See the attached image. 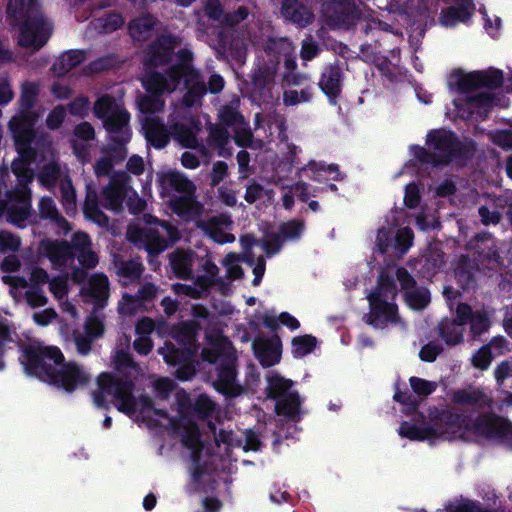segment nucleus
<instances>
[{
	"instance_id": "obj_53",
	"label": "nucleus",
	"mask_w": 512,
	"mask_h": 512,
	"mask_svg": "<svg viewBox=\"0 0 512 512\" xmlns=\"http://www.w3.org/2000/svg\"><path fill=\"white\" fill-rule=\"evenodd\" d=\"M422 3L429 13L437 14L439 11L440 24L448 27V0H422Z\"/></svg>"
},
{
	"instance_id": "obj_31",
	"label": "nucleus",
	"mask_w": 512,
	"mask_h": 512,
	"mask_svg": "<svg viewBox=\"0 0 512 512\" xmlns=\"http://www.w3.org/2000/svg\"><path fill=\"white\" fill-rule=\"evenodd\" d=\"M505 342L504 338L499 337L493 339L488 345L480 348L472 358L473 365L482 370L487 369L493 358L492 350H495L496 354H502Z\"/></svg>"
},
{
	"instance_id": "obj_23",
	"label": "nucleus",
	"mask_w": 512,
	"mask_h": 512,
	"mask_svg": "<svg viewBox=\"0 0 512 512\" xmlns=\"http://www.w3.org/2000/svg\"><path fill=\"white\" fill-rule=\"evenodd\" d=\"M196 253L191 250L177 249L169 255L172 272L178 279H193V266Z\"/></svg>"
},
{
	"instance_id": "obj_8",
	"label": "nucleus",
	"mask_w": 512,
	"mask_h": 512,
	"mask_svg": "<svg viewBox=\"0 0 512 512\" xmlns=\"http://www.w3.org/2000/svg\"><path fill=\"white\" fill-rule=\"evenodd\" d=\"M20 363L27 375L46 382L55 369L64 361V355L57 346L29 343L21 349Z\"/></svg>"
},
{
	"instance_id": "obj_62",
	"label": "nucleus",
	"mask_w": 512,
	"mask_h": 512,
	"mask_svg": "<svg viewBox=\"0 0 512 512\" xmlns=\"http://www.w3.org/2000/svg\"><path fill=\"white\" fill-rule=\"evenodd\" d=\"M25 300L32 308L43 307L48 302L41 287H30V289L25 292Z\"/></svg>"
},
{
	"instance_id": "obj_49",
	"label": "nucleus",
	"mask_w": 512,
	"mask_h": 512,
	"mask_svg": "<svg viewBox=\"0 0 512 512\" xmlns=\"http://www.w3.org/2000/svg\"><path fill=\"white\" fill-rule=\"evenodd\" d=\"M409 384L416 398L427 397L435 392L437 389V383L434 381H428L423 378L412 376L409 378Z\"/></svg>"
},
{
	"instance_id": "obj_45",
	"label": "nucleus",
	"mask_w": 512,
	"mask_h": 512,
	"mask_svg": "<svg viewBox=\"0 0 512 512\" xmlns=\"http://www.w3.org/2000/svg\"><path fill=\"white\" fill-rule=\"evenodd\" d=\"M172 135L177 139L182 146L186 148H195L197 145V138L193 130L183 123H174L171 126Z\"/></svg>"
},
{
	"instance_id": "obj_9",
	"label": "nucleus",
	"mask_w": 512,
	"mask_h": 512,
	"mask_svg": "<svg viewBox=\"0 0 512 512\" xmlns=\"http://www.w3.org/2000/svg\"><path fill=\"white\" fill-rule=\"evenodd\" d=\"M321 13L326 25L332 30H350L362 17V11L354 0H325Z\"/></svg>"
},
{
	"instance_id": "obj_20",
	"label": "nucleus",
	"mask_w": 512,
	"mask_h": 512,
	"mask_svg": "<svg viewBox=\"0 0 512 512\" xmlns=\"http://www.w3.org/2000/svg\"><path fill=\"white\" fill-rule=\"evenodd\" d=\"M280 12L285 20L301 28L307 27L314 20L312 11L300 0H281Z\"/></svg>"
},
{
	"instance_id": "obj_13",
	"label": "nucleus",
	"mask_w": 512,
	"mask_h": 512,
	"mask_svg": "<svg viewBox=\"0 0 512 512\" xmlns=\"http://www.w3.org/2000/svg\"><path fill=\"white\" fill-rule=\"evenodd\" d=\"M217 378L213 382L216 391L225 397L234 398L241 394L242 387L236 382L237 368L234 360L226 358L216 367Z\"/></svg>"
},
{
	"instance_id": "obj_6",
	"label": "nucleus",
	"mask_w": 512,
	"mask_h": 512,
	"mask_svg": "<svg viewBox=\"0 0 512 512\" xmlns=\"http://www.w3.org/2000/svg\"><path fill=\"white\" fill-rule=\"evenodd\" d=\"M479 440L496 438L512 448V423L495 415H450V439Z\"/></svg>"
},
{
	"instance_id": "obj_57",
	"label": "nucleus",
	"mask_w": 512,
	"mask_h": 512,
	"mask_svg": "<svg viewBox=\"0 0 512 512\" xmlns=\"http://www.w3.org/2000/svg\"><path fill=\"white\" fill-rule=\"evenodd\" d=\"M152 387L159 399L167 400L175 389V383L168 377H160L153 381Z\"/></svg>"
},
{
	"instance_id": "obj_32",
	"label": "nucleus",
	"mask_w": 512,
	"mask_h": 512,
	"mask_svg": "<svg viewBox=\"0 0 512 512\" xmlns=\"http://www.w3.org/2000/svg\"><path fill=\"white\" fill-rule=\"evenodd\" d=\"M45 250L47 257L53 263L64 264L75 257L73 247L65 240L49 241Z\"/></svg>"
},
{
	"instance_id": "obj_29",
	"label": "nucleus",
	"mask_w": 512,
	"mask_h": 512,
	"mask_svg": "<svg viewBox=\"0 0 512 512\" xmlns=\"http://www.w3.org/2000/svg\"><path fill=\"white\" fill-rule=\"evenodd\" d=\"M86 52L84 50L72 49L65 51L55 61L52 69L59 76H64L72 69L82 64L85 60Z\"/></svg>"
},
{
	"instance_id": "obj_52",
	"label": "nucleus",
	"mask_w": 512,
	"mask_h": 512,
	"mask_svg": "<svg viewBox=\"0 0 512 512\" xmlns=\"http://www.w3.org/2000/svg\"><path fill=\"white\" fill-rule=\"evenodd\" d=\"M182 444L193 451H200L202 447L201 434L196 424H190L182 435Z\"/></svg>"
},
{
	"instance_id": "obj_7",
	"label": "nucleus",
	"mask_w": 512,
	"mask_h": 512,
	"mask_svg": "<svg viewBox=\"0 0 512 512\" xmlns=\"http://www.w3.org/2000/svg\"><path fill=\"white\" fill-rule=\"evenodd\" d=\"M425 145L412 144L409 152L412 158L408 164L419 171L448 166V130L432 129L426 135Z\"/></svg>"
},
{
	"instance_id": "obj_63",
	"label": "nucleus",
	"mask_w": 512,
	"mask_h": 512,
	"mask_svg": "<svg viewBox=\"0 0 512 512\" xmlns=\"http://www.w3.org/2000/svg\"><path fill=\"white\" fill-rule=\"evenodd\" d=\"M284 239L279 233H269L263 241V249L268 257L280 252Z\"/></svg>"
},
{
	"instance_id": "obj_37",
	"label": "nucleus",
	"mask_w": 512,
	"mask_h": 512,
	"mask_svg": "<svg viewBox=\"0 0 512 512\" xmlns=\"http://www.w3.org/2000/svg\"><path fill=\"white\" fill-rule=\"evenodd\" d=\"M291 352L294 358H302L312 353L317 346V339L311 334L293 337Z\"/></svg>"
},
{
	"instance_id": "obj_19",
	"label": "nucleus",
	"mask_w": 512,
	"mask_h": 512,
	"mask_svg": "<svg viewBox=\"0 0 512 512\" xmlns=\"http://www.w3.org/2000/svg\"><path fill=\"white\" fill-rule=\"evenodd\" d=\"M274 73L267 65L258 66L251 74V95L255 100L268 101L272 98L271 88Z\"/></svg>"
},
{
	"instance_id": "obj_54",
	"label": "nucleus",
	"mask_w": 512,
	"mask_h": 512,
	"mask_svg": "<svg viewBox=\"0 0 512 512\" xmlns=\"http://www.w3.org/2000/svg\"><path fill=\"white\" fill-rule=\"evenodd\" d=\"M214 410V402L205 394L199 395L193 405L194 414L202 420L208 419Z\"/></svg>"
},
{
	"instance_id": "obj_40",
	"label": "nucleus",
	"mask_w": 512,
	"mask_h": 512,
	"mask_svg": "<svg viewBox=\"0 0 512 512\" xmlns=\"http://www.w3.org/2000/svg\"><path fill=\"white\" fill-rule=\"evenodd\" d=\"M155 21L152 16L134 19L129 24V31L133 38L146 39L154 29Z\"/></svg>"
},
{
	"instance_id": "obj_41",
	"label": "nucleus",
	"mask_w": 512,
	"mask_h": 512,
	"mask_svg": "<svg viewBox=\"0 0 512 512\" xmlns=\"http://www.w3.org/2000/svg\"><path fill=\"white\" fill-rule=\"evenodd\" d=\"M219 124L225 128H238L247 125L244 116L236 109L231 106H223L218 114Z\"/></svg>"
},
{
	"instance_id": "obj_34",
	"label": "nucleus",
	"mask_w": 512,
	"mask_h": 512,
	"mask_svg": "<svg viewBox=\"0 0 512 512\" xmlns=\"http://www.w3.org/2000/svg\"><path fill=\"white\" fill-rule=\"evenodd\" d=\"M474 11L472 0H450V25L467 22Z\"/></svg>"
},
{
	"instance_id": "obj_22",
	"label": "nucleus",
	"mask_w": 512,
	"mask_h": 512,
	"mask_svg": "<svg viewBox=\"0 0 512 512\" xmlns=\"http://www.w3.org/2000/svg\"><path fill=\"white\" fill-rule=\"evenodd\" d=\"M159 187L161 192L173 190L181 194L195 195L196 186L183 173L169 171L158 174Z\"/></svg>"
},
{
	"instance_id": "obj_42",
	"label": "nucleus",
	"mask_w": 512,
	"mask_h": 512,
	"mask_svg": "<svg viewBox=\"0 0 512 512\" xmlns=\"http://www.w3.org/2000/svg\"><path fill=\"white\" fill-rule=\"evenodd\" d=\"M39 214L42 219H49L58 225L68 224L67 220L58 212L54 200L44 196L39 201Z\"/></svg>"
},
{
	"instance_id": "obj_47",
	"label": "nucleus",
	"mask_w": 512,
	"mask_h": 512,
	"mask_svg": "<svg viewBox=\"0 0 512 512\" xmlns=\"http://www.w3.org/2000/svg\"><path fill=\"white\" fill-rule=\"evenodd\" d=\"M369 294H377L379 298L386 300L389 298L390 295L395 296L396 284L393 277L385 273H381L378 276L376 288Z\"/></svg>"
},
{
	"instance_id": "obj_39",
	"label": "nucleus",
	"mask_w": 512,
	"mask_h": 512,
	"mask_svg": "<svg viewBox=\"0 0 512 512\" xmlns=\"http://www.w3.org/2000/svg\"><path fill=\"white\" fill-rule=\"evenodd\" d=\"M146 250L149 254H159L169 246V241L157 229L148 228L143 232Z\"/></svg>"
},
{
	"instance_id": "obj_56",
	"label": "nucleus",
	"mask_w": 512,
	"mask_h": 512,
	"mask_svg": "<svg viewBox=\"0 0 512 512\" xmlns=\"http://www.w3.org/2000/svg\"><path fill=\"white\" fill-rule=\"evenodd\" d=\"M30 210L31 206L28 201L22 205H13L8 209V218L12 223L20 226L21 223L29 218Z\"/></svg>"
},
{
	"instance_id": "obj_64",
	"label": "nucleus",
	"mask_w": 512,
	"mask_h": 512,
	"mask_svg": "<svg viewBox=\"0 0 512 512\" xmlns=\"http://www.w3.org/2000/svg\"><path fill=\"white\" fill-rule=\"evenodd\" d=\"M195 195L181 194L171 199V208L178 214L182 215L187 213L194 201Z\"/></svg>"
},
{
	"instance_id": "obj_33",
	"label": "nucleus",
	"mask_w": 512,
	"mask_h": 512,
	"mask_svg": "<svg viewBox=\"0 0 512 512\" xmlns=\"http://www.w3.org/2000/svg\"><path fill=\"white\" fill-rule=\"evenodd\" d=\"M468 320L471 323V330L474 334H480L488 327V320L483 314H472L469 306L459 305L457 307V318L455 322L457 325H462Z\"/></svg>"
},
{
	"instance_id": "obj_15",
	"label": "nucleus",
	"mask_w": 512,
	"mask_h": 512,
	"mask_svg": "<svg viewBox=\"0 0 512 512\" xmlns=\"http://www.w3.org/2000/svg\"><path fill=\"white\" fill-rule=\"evenodd\" d=\"M175 41L171 36L161 35L150 43L145 50L146 70L168 64L174 54Z\"/></svg>"
},
{
	"instance_id": "obj_1",
	"label": "nucleus",
	"mask_w": 512,
	"mask_h": 512,
	"mask_svg": "<svg viewBox=\"0 0 512 512\" xmlns=\"http://www.w3.org/2000/svg\"><path fill=\"white\" fill-rule=\"evenodd\" d=\"M115 368L117 375L102 372L97 377L98 389L93 392V402L96 407L105 410L110 409L106 395L113 396L117 402V409L132 415L137 411V401L133 394L135 389V375L139 372V365L129 352L119 350L115 356Z\"/></svg>"
},
{
	"instance_id": "obj_58",
	"label": "nucleus",
	"mask_w": 512,
	"mask_h": 512,
	"mask_svg": "<svg viewBox=\"0 0 512 512\" xmlns=\"http://www.w3.org/2000/svg\"><path fill=\"white\" fill-rule=\"evenodd\" d=\"M112 144L105 149V156L111 158L113 164H118L127 157L126 144L128 142L111 141Z\"/></svg>"
},
{
	"instance_id": "obj_17",
	"label": "nucleus",
	"mask_w": 512,
	"mask_h": 512,
	"mask_svg": "<svg viewBox=\"0 0 512 512\" xmlns=\"http://www.w3.org/2000/svg\"><path fill=\"white\" fill-rule=\"evenodd\" d=\"M130 113L124 108L102 121L110 141L129 142L132 137L129 125Z\"/></svg>"
},
{
	"instance_id": "obj_38",
	"label": "nucleus",
	"mask_w": 512,
	"mask_h": 512,
	"mask_svg": "<svg viewBox=\"0 0 512 512\" xmlns=\"http://www.w3.org/2000/svg\"><path fill=\"white\" fill-rule=\"evenodd\" d=\"M307 168L314 173L311 179L316 182L323 181L322 173H333L332 180L334 181H342L345 178V175L339 170V166L334 163L327 165L324 162L310 161Z\"/></svg>"
},
{
	"instance_id": "obj_61",
	"label": "nucleus",
	"mask_w": 512,
	"mask_h": 512,
	"mask_svg": "<svg viewBox=\"0 0 512 512\" xmlns=\"http://www.w3.org/2000/svg\"><path fill=\"white\" fill-rule=\"evenodd\" d=\"M421 194L418 185L410 182L405 186L404 204L409 209H415L419 206Z\"/></svg>"
},
{
	"instance_id": "obj_55",
	"label": "nucleus",
	"mask_w": 512,
	"mask_h": 512,
	"mask_svg": "<svg viewBox=\"0 0 512 512\" xmlns=\"http://www.w3.org/2000/svg\"><path fill=\"white\" fill-rule=\"evenodd\" d=\"M34 139H22V140H16L15 147L16 151L18 153V159H21L28 164H31L35 162L37 153L34 148H32L31 144Z\"/></svg>"
},
{
	"instance_id": "obj_3",
	"label": "nucleus",
	"mask_w": 512,
	"mask_h": 512,
	"mask_svg": "<svg viewBox=\"0 0 512 512\" xmlns=\"http://www.w3.org/2000/svg\"><path fill=\"white\" fill-rule=\"evenodd\" d=\"M130 175L123 170L115 171L109 178V183L100 192L87 187L83 204L84 216L100 227L109 225V217L100 209V205L115 214L123 211V203L130 193Z\"/></svg>"
},
{
	"instance_id": "obj_25",
	"label": "nucleus",
	"mask_w": 512,
	"mask_h": 512,
	"mask_svg": "<svg viewBox=\"0 0 512 512\" xmlns=\"http://www.w3.org/2000/svg\"><path fill=\"white\" fill-rule=\"evenodd\" d=\"M197 352V349L172 342H166L165 346L158 350V353L163 356L164 361L171 366L193 360Z\"/></svg>"
},
{
	"instance_id": "obj_51",
	"label": "nucleus",
	"mask_w": 512,
	"mask_h": 512,
	"mask_svg": "<svg viewBox=\"0 0 512 512\" xmlns=\"http://www.w3.org/2000/svg\"><path fill=\"white\" fill-rule=\"evenodd\" d=\"M165 102L161 95L147 93L139 100V108L141 112L153 114L164 108Z\"/></svg>"
},
{
	"instance_id": "obj_50",
	"label": "nucleus",
	"mask_w": 512,
	"mask_h": 512,
	"mask_svg": "<svg viewBox=\"0 0 512 512\" xmlns=\"http://www.w3.org/2000/svg\"><path fill=\"white\" fill-rule=\"evenodd\" d=\"M414 233L410 227H403L397 230L394 236V249L400 254H405L412 246Z\"/></svg>"
},
{
	"instance_id": "obj_5",
	"label": "nucleus",
	"mask_w": 512,
	"mask_h": 512,
	"mask_svg": "<svg viewBox=\"0 0 512 512\" xmlns=\"http://www.w3.org/2000/svg\"><path fill=\"white\" fill-rule=\"evenodd\" d=\"M503 81V71L493 67L470 73H464L457 68L450 74V82L464 94L470 113H474L475 109L490 106L494 100L492 91L501 87Z\"/></svg>"
},
{
	"instance_id": "obj_44",
	"label": "nucleus",
	"mask_w": 512,
	"mask_h": 512,
	"mask_svg": "<svg viewBox=\"0 0 512 512\" xmlns=\"http://www.w3.org/2000/svg\"><path fill=\"white\" fill-rule=\"evenodd\" d=\"M11 171L16 176L18 185L25 187L34 179L35 173L31 168V164L15 158L11 164Z\"/></svg>"
},
{
	"instance_id": "obj_60",
	"label": "nucleus",
	"mask_w": 512,
	"mask_h": 512,
	"mask_svg": "<svg viewBox=\"0 0 512 512\" xmlns=\"http://www.w3.org/2000/svg\"><path fill=\"white\" fill-rule=\"evenodd\" d=\"M66 118V109L63 105L55 106L47 115L46 125L50 130H57L61 127Z\"/></svg>"
},
{
	"instance_id": "obj_21",
	"label": "nucleus",
	"mask_w": 512,
	"mask_h": 512,
	"mask_svg": "<svg viewBox=\"0 0 512 512\" xmlns=\"http://www.w3.org/2000/svg\"><path fill=\"white\" fill-rule=\"evenodd\" d=\"M38 120V115L34 111L20 110V113L9 121V129L13 135L14 141L34 139V126Z\"/></svg>"
},
{
	"instance_id": "obj_28",
	"label": "nucleus",
	"mask_w": 512,
	"mask_h": 512,
	"mask_svg": "<svg viewBox=\"0 0 512 512\" xmlns=\"http://www.w3.org/2000/svg\"><path fill=\"white\" fill-rule=\"evenodd\" d=\"M144 130L147 141L155 149L164 148L170 140V134L167 127L160 119H150L146 121Z\"/></svg>"
},
{
	"instance_id": "obj_35",
	"label": "nucleus",
	"mask_w": 512,
	"mask_h": 512,
	"mask_svg": "<svg viewBox=\"0 0 512 512\" xmlns=\"http://www.w3.org/2000/svg\"><path fill=\"white\" fill-rule=\"evenodd\" d=\"M124 108L117 104L115 98L110 94L100 96L94 103V115L101 121L105 120L114 113H118Z\"/></svg>"
},
{
	"instance_id": "obj_12",
	"label": "nucleus",
	"mask_w": 512,
	"mask_h": 512,
	"mask_svg": "<svg viewBox=\"0 0 512 512\" xmlns=\"http://www.w3.org/2000/svg\"><path fill=\"white\" fill-rule=\"evenodd\" d=\"M179 76L178 68H167L164 73L147 70L142 79V86L147 93L163 96L179 88Z\"/></svg>"
},
{
	"instance_id": "obj_30",
	"label": "nucleus",
	"mask_w": 512,
	"mask_h": 512,
	"mask_svg": "<svg viewBox=\"0 0 512 512\" xmlns=\"http://www.w3.org/2000/svg\"><path fill=\"white\" fill-rule=\"evenodd\" d=\"M446 266L445 253L436 246L430 247L427 255L423 260L421 272L424 277L431 278L438 272L444 271Z\"/></svg>"
},
{
	"instance_id": "obj_27",
	"label": "nucleus",
	"mask_w": 512,
	"mask_h": 512,
	"mask_svg": "<svg viewBox=\"0 0 512 512\" xmlns=\"http://www.w3.org/2000/svg\"><path fill=\"white\" fill-rule=\"evenodd\" d=\"M208 139L207 143L210 147L217 149V154L222 157H230L231 149L227 148L230 140V133L227 128L221 124L207 125Z\"/></svg>"
},
{
	"instance_id": "obj_14",
	"label": "nucleus",
	"mask_w": 512,
	"mask_h": 512,
	"mask_svg": "<svg viewBox=\"0 0 512 512\" xmlns=\"http://www.w3.org/2000/svg\"><path fill=\"white\" fill-rule=\"evenodd\" d=\"M252 348L255 357L264 368L272 367L280 362L282 342L275 334L270 338L258 336L253 340Z\"/></svg>"
},
{
	"instance_id": "obj_16",
	"label": "nucleus",
	"mask_w": 512,
	"mask_h": 512,
	"mask_svg": "<svg viewBox=\"0 0 512 512\" xmlns=\"http://www.w3.org/2000/svg\"><path fill=\"white\" fill-rule=\"evenodd\" d=\"M186 71V73H180V76L178 77L179 86L183 85V88L186 90V93L183 96L185 105L192 106L197 101H200L206 94L207 85L200 79V74L196 69L186 68ZM179 72L181 71L179 70Z\"/></svg>"
},
{
	"instance_id": "obj_26",
	"label": "nucleus",
	"mask_w": 512,
	"mask_h": 512,
	"mask_svg": "<svg viewBox=\"0 0 512 512\" xmlns=\"http://www.w3.org/2000/svg\"><path fill=\"white\" fill-rule=\"evenodd\" d=\"M301 398L298 391H292L278 400L275 404V412L279 416L286 417L289 421L299 422L301 419Z\"/></svg>"
},
{
	"instance_id": "obj_18",
	"label": "nucleus",
	"mask_w": 512,
	"mask_h": 512,
	"mask_svg": "<svg viewBox=\"0 0 512 512\" xmlns=\"http://www.w3.org/2000/svg\"><path fill=\"white\" fill-rule=\"evenodd\" d=\"M343 79L344 74L338 64L327 66L321 74L319 87L333 105L337 103V99L342 92Z\"/></svg>"
},
{
	"instance_id": "obj_48",
	"label": "nucleus",
	"mask_w": 512,
	"mask_h": 512,
	"mask_svg": "<svg viewBox=\"0 0 512 512\" xmlns=\"http://www.w3.org/2000/svg\"><path fill=\"white\" fill-rule=\"evenodd\" d=\"M305 228L304 222L296 219L283 222L279 226V234L285 240L299 239Z\"/></svg>"
},
{
	"instance_id": "obj_46",
	"label": "nucleus",
	"mask_w": 512,
	"mask_h": 512,
	"mask_svg": "<svg viewBox=\"0 0 512 512\" xmlns=\"http://www.w3.org/2000/svg\"><path fill=\"white\" fill-rule=\"evenodd\" d=\"M39 94V87L36 83L26 82L22 86L19 105L21 110L33 111Z\"/></svg>"
},
{
	"instance_id": "obj_24",
	"label": "nucleus",
	"mask_w": 512,
	"mask_h": 512,
	"mask_svg": "<svg viewBox=\"0 0 512 512\" xmlns=\"http://www.w3.org/2000/svg\"><path fill=\"white\" fill-rule=\"evenodd\" d=\"M201 328L197 320L181 321L172 327L171 335L178 345L198 350L197 338Z\"/></svg>"
},
{
	"instance_id": "obj_36",
	"label": "nucleus",
	"mask_w": 512,
	"mask_h": 512,
	"mask_svg": "<svg viewBox=\"0 0 512 512\" xmlns=\"http://www.w3.org/2000/svg\"><path fill=\"white\" fill-rule=\"evenodd\" d=\"M293 384L294 382L290 379H285L278 374L273 375L268 378L266 396L272 400H278L285 397V395L291 392L290 389Z\"/></svg>"
},
{
	"instance_id": "obj_2",
	"label": "nucleus",
	"mask_w": 512,
	"mask_h": 512,
	"mask_svg": "<svg viewBox=\"0 0 512 512\" xmlns=\"http://www.w3.org/2000/svg\"><path fill=\"white\" fill-rule=\"evenodd\" d=\"M393 400L404 406L403 413L411 416L410 421L403 420L400 423L398 433L402 438L411 441L434 440L448 433V404L443 402L440 406H431L428 410V418L419 411L422 400L406 388L404 391L399 385L395 387Z\"/></svg>"
},
{
	"instance_id": "obj_10",
	"label": "nucleus",
	"mask_w": 512,
	"mask_h": 512,
	"mask_svg": "<svg viewBox=\"0 0 512 512\" xmlns=\"http://www.w3.org/2000/svg\"><path fill=\"white\" fill-rule=\"evenodd\" d=\"M90 381L91 375L82 366L74 361L64 360L45 383L71 394L86 387Z\"/></svg>"
},
{
	"instance_id": "obj_59",
	"label": "nucleus",
	"mask_w": 512,
	"mask_h": 512,
	"mask_svg": "<svg viewBox=\"0 0 512 512\" xmlns=\"http://www.w3.org/2000/svg\"><path fill=\"white\" fill-rule=\"evenodd\" d=\"M21 246V240L18 236L10 233L1 231L0 232V252H15Z\"/></svg>"
},
{
	"instance_id": "obj_43",
	"label": "nucleus",
	"mask_w": 512,
	"mask_h": 512,
	"mask_svg": "<svg viewBox=\"0 0 512 512\" xmlns=\"http://www.w3.org/2000/svg\"><path fill=\"white\" fill-rule=\"evenodd\" d=\"M404 299L410 308L414 310H422L430 302V292L425 288H414L404 293Z\"/></svg>"
},
{
	"instance_id": "obj_4",
	"label": "nucleus",
	"mask_w": 512,
	"mask_h": 512,
	"mask_svg": "<svg viewBox=\"0 0 512 512\" xmlns=\"http://www.w3.org/2000/svg\"><path fill=\"white\" fill-rule=\"evenodd\" d=\"M7 15L13 26L19 27V46L39 50L51 37L53 26L38 9L36 0H9Z\"/></svg>"
},
{
	"instance_id": "obj_11",
	"label": "nucleus",
	"mask_w": 512,
	"mask_h": 512,
	"mask_svg": "<svg viewBox=\"0 0 512 512\" xmlns=\"http://www.w3.org/2000/svg\"><path fill=\"white\" fill-rule=\"evenodd\" d=\"M369 313L365 316V322L373 328H384L388 323H394L398 319V307L381 299L377 294H369Z\"/></svg>"
}]
</instances>
